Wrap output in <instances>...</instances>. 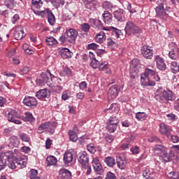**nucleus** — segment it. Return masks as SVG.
<instances>
[{"label":"nucleus","instance_id":"1","mask_svg":"<svg viewBox=\"0 0 179 179\" xmlns=\"http://www.w3.org/2000/svg\"><path fill=\"white\" fill-rule=\"evenodd\" d=\"M174 150L176 153H179V146L173 145L171 150H169L166 146L162 145H156L153 148L155 155H159L164 162H170L171 157H174Z\"/></svg>","mask_w":179,"mask_h":179},{"label":"nucleus","instance_id":"2","mask_svg":"<svg viewBox=\"0 0 179 179\" xmlns=\"http://www.w3.org/2000/svg\"><path fill=\"white\" fill-rule=\"evenodd\" d=\"M155 98L159 103H167L173 100V92L166 91L162 88H158L155 92Z\"/></svg>","mask_w":179,"mask_h":179},{"label":"nucleus","instance_id":"3","mask_svg":"<svg viewBox=\"0 0 179 179\" xmlns=\"http://www.w3.org/2000/svg\"><path fill=\"white\" fill-rule=\"evenodd\" d=\"M124 31L127 36H132L134 34V36H136L137 37H139L141 35V33H142V30L139 27L136 26L135 23L132 22V21H128L126 23V26L124 27Z\"/></svg>","mask_w":179,"mask_h":179},{"label":"nucleus","instance_id":"4","mask_svg":"<svg viewBox=\"0 0 179 179\" xmlns=\"http://www.w3.org/2000/svg\"><path fill=\"white\" fill-rule=\"evenodd\" d=\"M55 128H57V122H47L41 123L38 127V134H43L45 131H48L50 134H54L55 132Z\"/></svg>","mask_w":179,"mask_h":179},{"label":"nucleus","instance_id":"5","mask_svg":"<svg viewBox=\"0 0 179 179\" xmlns=\"http://www.w3.org/2000/svg\"><path fill=\"white\" fill-rule=\"evenodd\" d=\"M157 15L159 19H162V20H166L169 17V14L166 11V9H164V3H159L158 4V6L155 8Z\"/></svg>","mask_w":179,"mask_h":179},{"label":"nucleus","instance_id":"6","mask_svg":"<svg viewBox=\"0 0 179 179\" xmlns=\"http://www.w3.org/2000/svg\"><path fill=\"white\" fill-rule=\"evenodd\" d=\"M64 34L69 44H75V41H76V38L78 37V31L75 29H69Z\"/></svg>","mask_w":179,"mask_h":179},{"label":"nucleus","instance_id":"7","mask_svg":"<svg viewBox=\"0 0 179 179\" xmlns=\"http://www.w3.org/2000/svg\"><path fill=\"white\" fill-rule=\"evenodd\" d=\"M141 52L145 59H152V58H153V49H152L149 45H145L142 46L141 48Z\"/></svg>","mask_w":179,"mask_h":179},{"label":"nucleus","instance_id":"8","mask_svg":"<svg viewBox=\"0 0 179 179\" xmlns=\"http://www.w3.org/2000/svg\"><path fill=\"white\" fill-rule=\"evenodd\" d=\"M23 103L30 108H36L38 104V101L34 96H25Z\"/></svg>","mask_w":179,"mask_h":179},{"label":"nucleus","instance_id":"9","mask_svg":"<svg viewBox=\"0 0 179 179\" xmlns=\"http://www.w3.org/2000/svg\"><path fill=\"white\" fill-rule=\"evenodd\" d=\"M92 164L96 174H103L104 170L103 169V166L101 165V162H100V159H99V158H93Z\"/></svg>","mask_w":179,"mask_h":179},{"label":"nucleus","instance_id":"10","mask_svg":"<svg viewBox=\"0 0 179 179\" xmlns=\"http://www.w3.org/2000/svg\"><path fill=\"white\" fill-rule=\"evenodd\" d=\"M118 90H120V87L118 85H113L110 87L108 91V97L109 100H114L118 96Z\"/></svg>","mask_w":179,"mask_h":179},{"label":"nucleus","instance_id":"11","mask_svg":"<svg viewBox=\"0 0 179 179\" xmlns=\"http://www.w3.org/2000/svg\"><path fill=\"white\" fill-rule=\"evenodd\" d=\"M154 62L156 63L157 69H159V71H166L167 67L166 66V63H164V59H163V58L160 57L159 55H156L155 57Z\"/></svg>","mask_w":179,"mask_h":179},{"label":"nucleus","instance_id":"12","mask_svg":"<svg viewBox=\"0 0 179 179\" xmlns=\"http://www.w3.org/2000/svg\"><path fill=\"white\" fill-rule=\"evenodd\" d=\"M141 82L143 86H155L156 83L152 78L143 73L141 77Z\"/></svg>","mask_w":179,"mask_h":179},{"label":"nucleus","instance_id":"13","mask_svg":"<svg viewBox=\"0 0 179 179\" xmlns=\"http://www.w3.org/2000/svg\"><path fill=\"white\" fill-rule=\"evenodd\" d=\"M51 94V91L48 89H43L40 90L38 92H36L35 96L39 100H41L42 99H45L47 97H50V95Z\"/></svg>","mask_w":179,"mask_h":179},{"label":"nucleus","instance_id":"14","mask_svg":"<svg viewBox=\"0 0 179 179\" xmlns=\"http://www.w3.org/2000/svg\"><path fill=\"white\" fill-rule=\"evenodd\" d=\"M115 19L118 22H125V11L123 9H118L113 13Z\"/></svg>","mask_w":179,"mask_h":179},{"label":"nucleus","instance_id":"15","mask_svg":"<svg viewBox=\"0 0 179 179\" xmlns=\"http://www.w3.org/2000/svg\"><path fill=\"white\" fill-rule=\"evenodd\" d=\"M14 37L15 40H22V38L26 37V34H24V31H23L22 26H18L16 27L14 33Z\"/></svg>","mask_w":179,"mask_h":179},{"label":"nucleus","instance_id":"16","mask_svg":"<svg viewBox=\"0 0 179 179\" xmlns=\"http://www.w3.org/2000/svg\"><path fill=\"white\" fill-rule=\"evenodd\" d=\"M6 163H8V166L9 169H11V170H15V169H16V163H17V160L13 158L12 152L8 155V157L6 159Z\"/></svg>","mask_w":179,"mask_h":179},{"label":"nucleus","instance_id":"17","mask_svg":"<svg viewBox=\"0 0 179 179\" xmlns=\"http://www.w3.org/2000/svg\"><path fill=\"white\" fill-rule=\"evenodd\" d=\"M159 131L161 132V134H162V135H166L167 138H169L170 135H171V128H170V126H167L164 123L160 124Z\"/></svg>","mask_w":179,"mask_h":179},{"label":"nucleus","instance_id":"18","mask_svg":"<svg viewBox=\"0 0 179 179\" xmlns=\"http://www.w3.org/2000/svg\"><path fill=\"white\" fill-rule=\"evenodd\" d=\"M117 165L120 170H124L127 167V159L124 157L119 156L117 157Z\"/></svg>","mask_w":179,"mask_h":179},{"label":"nucleus","instance_id":"19","mask_svg":"<svg viewBox=\"0 0 179 179\" xmlns=\"http://www.w3.org/2000/svg\"><path fill=\"white\" fill-rule=\"evenodd\" d=\"M19 145H20V140L16 136H13L9 138V148H18Z\"/></svg>","mask_w":179,"mask_h":179},{"label":"nucleus","instance_id":"20","mask_svg":"<svg viewBox=\"0 0 179 179\" xmlns=\"http://www.w3.org/2000/svg\"><path fill=\"white\" fill-rule=\"evenodd\" d=\"M102 29L103 30H108L111 33L112 36H113L115 38H120V36H121V30L114 27H110L108 29L103 27Z\"/></svg>","mask_w":179,"mask_h":179},{"label":"nucleus","instance_id":"21","mask_svg":"<svg viewBox=\"0 0 179 179\" xmlns=\"http://www.w3.org/2000/svg\"><path fill=\"white\" fill-rule=\"evenodd\" d=\"M50 10L48 8L45 9V8L43 7L42 8H39L38 10H34V13L35 15H38L41 17H45L48 16V13H50Z\"/></svg>","mask_w":179,"mask_h":179},{"label":"nucleus","instance_id":"22","mask_svg":"<svg viewBox=\"0 0 179 179\" xmlns=\"http://www.w3.org/2000/svg\"><path fill=\"white\" fill-rule=\"evenodd\" d=\"M89 57L91 59L90 66H92V68H93L94 69H97V68H99V66H100V62L94 58V55L91 52H90Z\"/></svg>","mask_w":179,"mask_h":179},{"label":"nucleus","instance_id":"23","mask_svg":"<svg viewBox=\"0 0 179 179\" xmlns=\"http://www.w3.org/2000/svg\"><path fill=\"white\" fill-rule=\"evenodd\" d=\"M103 22L106 24H110L113 22V15L108 11H105L102 15Z\"/></svg>","mask_w":179,"mask_h":179},{"label":"nucleus","instance_id":"24","mask_svg":"<svg viewBox=\"0 0 179 179\" xmlns=\"http://www.w3.org/2000/svg\"><path fill=\"white\" fill-rule=\"evenodd\" d=\"M32 9H43L44 5L43 3V0H31Z\"/></svg>","mask_w":179,"mask_h":179},{"label":"nucleus","instance_id":"25","mask_svg":"<svg viewBox=\"0 0 179 179\" xmlns=\"http://www.w3.org/2000/svg\"><path fill=\"white\" fill-rule=\"evenodd\" d=\"M78 162L80 163L81 166H83V164H89V156L85 152L80 153V157L78 158Z\"/></svg>","mask_w":179,"mask_h":179},{"label":"nucleus","instance_id":"26","mask_svg":"<svg viewBox=\"0 0 179 179\" xmlns=\"http://www.w3.org/2000/svg\"><path fill=\"white\" fill-rule=\"evenodd\" d=\"M59 54L62 55L63 58H71L72 57V53L71 50H69L66 48H62L59 50Z\"/></svg>","mask_w":179,"mask_h":179},{"label":"nucleus","instance_id":"27","mask_svg":"<svg viewBox=\"0 0 179 179\" xmlns=\"http://www.w3.org/2000/svg\"><path fill=\"white\" fill-rule=\"evenodd\" d=\"M60 179H72V173L67 169L60 170Z\"/></svg>","mask_w":179,"mask_h":179},{"label":"nucleus","instance_id":"28","mask_svg":"<svg viewBox=\"0 0 179 179\" xmlns=\"http://www.w3.org/2000/svg\"><path fill=\"white\" fill-rule=\"evenodd\" d=\"M94 40L96 43L101 44V43H103L104 40H106V33H104V31H100L95 36Z\"/></svg>","mask_w":179,"mask_h":179},{"label":"nucleus","instance_id":"29","mask_svg":"<svg viewBox=\"0 0 179 179\" xmlns=\"http://www.w3.org/2000/svg\"><path fill=\"white\" fill-rule=\"evenodd\" d=\"M104 163L108 166V167H114L115 166V159L113 157H106L103 159Z\"/></svg>","mask_w":179,"mask_h":179},{"label":"nucleus","instance_id":"30","mask_svg":"<svg viewBox=\"0 0 179 179\" xmlns=\"http://www.w3.org/2000/svg\"><path fill=\"white\" fill-rule=\"evenodd\" d=\"M63 160L65 164H69V163H72V160H73V155L70 152H65Z\"/></svg>","mask_w":179,"mask_h":179},{"label":"nucleus","instance_id":"31","mask_svg":"<svg viewBox=\"0 0 179 179\" xmlns=\"http://www.w3.org/2000/svg\"><path fill=\"white\" fill-rule=\"evenodd\" d=\"M23 121L25 122H34L36 119L34 117H33V114L30 112H27L24 113V116L22 117Z\"/></svg>","mask_w":179,"mask_h":179},{"label":"nucleus","instance_id":"32","mask_svg":"<svg viewBox=\"0 0 179 179\" xmlns=\"http://www.w3.org/2000/svg\"><path fill=\"white\" fill-rule=\"evenodd\" d=\"M6 115L7 116L8 120L11 122L13 119L16 117V111L15 110H6L5 113Z\"/></svg>","mask_w":179,"mask_h":179},{"label":"nucleus","instance_id":"33","mask_svg":"<svg viewBox=\"0 0 179 179\" xmlns=\"http://www.w3.org/2000/svg\"><path fill=\"white\" fill-rule=\"evenodd\" d=\"M41 78L43 79V82L47 83L48 86L52 85V80H51V78L48 77V74L47 73H41Z\"/></svg>","mask_w":179,"mask_h":179},{"label":"nucleus","instance_id":"34","mask_svg":"<svg viewBox=\"0 0 179 179\" xmlns=\"http://www.w3.org/2000/svg\"><path fill=\"white\" fill-rule=\"evenodd\" d=\"M57 162V160L54 156H50L46 158V164L48 167H50V166H55Z\"/></svg>","mask_w":179,"mask_h":179},{"label":"nucleus","instance_id":"35","mask_svg":"<svg viewBox=\"0 0 179 179\" xmlns=\"http://www.w3.org/2000/svg\"><path fill=\"white\" fill-rule=\"evenodd\" d=\"M138 66H139V59H132L130 64V69L131 70V71L133 72V71H138Z\"/></svg>","mask_w":179,"mask_h":179},{"label":"nucleus","instance_id":"36","mask_svg":"<svg viewBox=\"0 0 179 179\" xmlns=\"http://www.w3.org/2000/svg\"><path fill=\"white\" fill-rule=\"evenodd\" d=\"M10 151L7 152H0V163H3L6 165V159L9 157Z\"/></svg>","mask_w":179,"mask_h":179},{"label":"nucleus","instance_id":"37","mask_svg":"<svg viewBox=\"0 0 179 179\" xmlns=\"http://www.w3.org/2000/svg\"><path fill=\"white\" fill-rule=\"evenodd\" d=\"M45 43L47 45H55L58 44V41L52 36L46 37Z\"/></svg>","mask_w":179,"mask_h":179},{"label":"nucleus","instance_id":"38","mask_svg":"<svg viewBox=\"0 0 179 179\" xmlns=\"http://www.w3.org/2000/svg\"><path fill=\"white\" fill-rule=\"evenodd\" d=\"M136 118L139 121H145L148 118V115L145 112H138L136 114Z\"/></svg>","mask_w":179,"mask_h":179},{"label":"nucleus","instance_id":"39","mask_svg":"<svg viewBox=\"0 0 179 179\" xmlns=\"http://www.w3.org/2000/svg\"><path fill=\"white\" fill-rule=\"evenodd\" d=\"M47 17H48V22L50 23V24H51L52 26L55 24V16L52 13V10L49 11V13L47 15Z\"/></svg>","mask_w":179,"mask_h":179},{"label":"nucleus","instance_id":"40","mask_svg":"<svg viewBox=\"0 0 179 179\" xmlns=\"http://www.w3.org/2000/svg\"><path fill=\"white\" fill-rule=\"evenodd\" d=\"M108 122L115 125V127H118V124H120V120H118V117L116 116H111L109 117Z\"/></svg>","mask_w":179,"mask_h":179},{"label":"nucleus","instance_id":"41","mask_svg":"<svg viewBox=\"0 0 179 179\" xmlns=\"http://www.w3.org/2000/svg\"><path fill=\"white\" fill-rule=\"evenodd\" d=\"M4 5L8 9H13L15 8V5H16V2L15 0H5Z\"/></svg>","mask_w":179,"mask_h":179},{"label":"nucleus","instance_id":"42","mask_svg":"<svg viewBox=\"0 0 179 179\" xmlns=\"http://www.w3.org/2000/svg\"><path fill=\"white\" fill-rule=\"evenodd\" d=\"M144 74L149 78H153L155 75H156V71L150 69L149 68H145Z\"/></svg>","mask_w":179,"mask_h":179},{"label":"nucleus","instance_id":"43","mask_svg":"<svg viewBox=\"0 0 179 179\" xmlns=\"http://www.w3.org/2000/svg\"><path fill=\"white\" fill-rule=\"evenodd\" d=\"M171 70L173 73H177L179 71V65L176 62H172L171 63Z\"/></svg>","mask_w":179,"mask_h":179},{"label":"nucleus","instance_id":"44","mask_svg":"<svg viewBox=\"0 0 179 179\" xmlns=\"http://www.w3.org/2000/svg\"><path fill=\"white\" fill-rule=\"evenodd\" d=\"M106 129L107 131H108V132H110V134H113V132H115V130L117 129V126H115L114 124L107 122Z\"/></svg>","mask_w":179,"mask_h":179},{"label":"nucleus","instance_id":"45","mask_svg":"<svg viewBox=\"0 0 179 179\" xmlns=\"http://www.w3.org/2000/svg\"><path fill=\"white\" fill-rule=\"evenodd\" d=\"M82 168L83 169L84 171L86 173L87 176H90L92 173V166L90 165V164H85L82 166Z\"/></svg>","mask_w":179,"mask_h":179},{"label":"nucleus","instance_id":"46","mask_svg":"<svg viewBox=\"0 0 179 179\" xmlns=\"http://www.w3.org/2000/svg\"><path fill=\"white\" fill-rule=\"evenodd\" d=\"M38 171L35 169H31L29 171V178L31 179H40V177L37 176Z\"/></svg>","mask_w":179,"mask_h":179},{"label":"nucleus","instance_id":"47","mask_svg":"<svg viewBox=\"0 0 179 179\" xmlns=\"http://www.w3.org/2000/svg\"><path fill=\"white\" fill-rule=\"evenodd\" d=\"M169 179H179V172L178 171H172L168 173Z\"/></svg>","mask_w":179,"mask_h":179},{"label":"nucleus","instance_id":"48","mask_svg":"<svg viewBox=\"0 0 179 179\" xmlns=\"http://www.w3.org/2000/svg\"><path fill=\"white\" fill-rule=\"evenodd\" d=\"M81 30L84 31V33H87L90 30V24L87 23H83L81 24Z\"/></svg>","mask_w":179,"mask_h":179},{"label":"nucleus","instance_id":"49","mask_svg":"<svg viewBox=\"0 0 179 179\" xmlns=\"http://www.w3.org/2000/svg\"><path fill=\"white\" fill-rule=\"evenodd\" d=\"M108 63L107 62H101L99 66V71H107L108 69Z\"/></svg>","mask_w":179,"mask_h":179},{"label":"nucleus","instance_id":"50","mask_svg":"<svg viewBox=\"0 0 179 179\" xmlns=\"http://www.w3.org/2000/svg\"><path fill=\"white\" fill-rule=\"evenodd\" d=\"M115 110H118V107H117V104L112 103L110 105V108L104 109L103 111H104V113H107V111H112V113H114V111H115Z\"/></svg>","mask_w":179,"mask_h":179},{"label":"nucleus","instance_id":"51","mask_svg":"<svg viewBox=\"0 0 179 179\" xmlns=\"http://www.w3.org/2000/svg\"><path fill=\"white\" fill-rule=\"evenodd\" d=\"M87 149L90 153H96V147H94V144L90 143L87 145Z\"/></svg>","mask_w":179,"mask_h":179},{"label":"nucleus","instance_id":"52","mask_svg":"<svg viewBox=\"0 0 179 179\" xmlns=\"http://www.w3.org/2000/svg\"><path fill=\"white\" fill-rule=\"evenodd\" d=\"M83 3L85 5L87 9H92V5L94 0H82Z\"/></svg>","mask_w":179,"mask_h":179},{"label":"nucleus","instance_id":"53","mask_svg":"<svg viewBox=\"0 0 179 179\" xmlns=\"http://www.w3.org/2000/svg\"><path fill=\"white\" fill-rule=\"evenodd\" d=\"M92 23L96 26V27H99V29L103 27V23H101V21L98 19H93Z\"/></svg>","mask_w":179,"mask_h":179},{"label":"nucleus","instance_id":"54","mask_svg":"<svg viewBox=\"0 0 179 179\" xmlns=\"http://www.w3.org/2000/svg\"><path fill=\"white\" fill-rule=\"evenodd\" d=\"M30 72L29 66H24L20 70V73L21 75H26V73H29Z\"/></svg>","mask_w":179,"mask_h":179},{"label":"nucleus","instance_id":"55","mask_svg":"<svg viewBox=\"0 0 179 179\" xmlns=\"http://www.w3.org/2000/svg\"><path fill=\"white\" fill-rule=\"evenodd\" d=\"M138 73H139V70L133 71L130 69V78L131 79H135L136 76H138Z\"/></svg>","mask_w":179,"mask_h":179},{"label":"nucleus","instance_id":"56","mask_svg":"<svg viewBox=\"0 0 179 179\" xmlns=\"http://www.w3.org/2000/svg\"><path fill=\"white\" fill-rule=\"evenodd\" d=\"M105 179H117V177L115 176V173L109 171L107 173Z\"/></svg>","mask_w":179,"mask_h":179},{"label":"nucleus","instance_id":"57","mask_svg":"<svg viewBox=\"0 0 179 179\" xmlns=\"http://www.w3.org/2000/svg\"><path fill=\"white\" fill-rule=\"evenodd\" d=\"M113 7V4H111L109 1H104L102 4V8L103 9H110V8Z\"/></svg>","mask_w":179,"mask_h":179},{"label":"nucleus","instance_id":"58","mask_svg":"<svg viewBox=\"0 0 179 179\" xmlns=\"http://www.w3.org/2000/svg\"><path fill=\"white\" fill-rule=\"evenodd\" d=\"M59 41H61L62 44H64L65 43H67V44H69V41H67L66 34H64V36H60Z\"/></svg>","mask_w":179,"mask_h":179},{"label":"nucleus","instance_id":"59","mask_svg":"<svg viewBox=\"0 0 179 179\" xmlns=\"http://www.w3.org/2000/svg\"><path fill=\"white\" fill-rule=\"evenodd\" d=\"M17 164L18 166H20V167H22V169H24V167H26V165L27 164V163L24 161H23V159H20L17 161Z\"/></svg>","mask_w":179,"mask_h":179},{"label":"nucleus","instance_id":"60","mask_svg":"<svg viewBox=\"0 0 179 179\" xmlns=\"http://www.w3.org/2000/svg\"><path fill=\"white\" fill-rule=\"evenodd\" d=\"M107 45L108 47H114V45H115V42H114L111 38H108L107 39Z\"/></svg>","mask_w":179,"mask_h":179},{"label":"nucleus","instance_id":"61","mask_svg":"<svg viewBox=\"0 0 179 179\" xmlns=\"http://www.w3.org/2000/svg\"><path fill=\"white\" fill-rule=\"evenodd\" d=\"M98 48H99V45L96 43L89 44L87 46L88 50H97Z\"/></svg>","mask_w":179,"mask_h":179},{"label":"nucleus","instance_id":"62","mask_svg":"<svg viewBox=\"0 0 179 179\" xmlns=\"http://www.w3.org/2000/svg\"><path fill=\"white\" fill-rule=\"evenodd\" d=\"M20 138L23 142H29V137L25 134H21Z\"/></svg>","mask_w":179,"mask_h":179},{"label":"nucleus","instance_id":"63","mask_svg":"<svg viewBox=\"0 0 179 179\" xmlns=\"http://www.w3.org/2000/svg\"><path fill=\"white\" fill-rule=\"evenodd\" d=\"M171 142H173V143H178V141H179L178 136H171Z\"/></svg>","mask_w":179,"mask_h":179},{"label":"nucleus","instance_id":"64","mask_svg":"<svg viewBox=\"0 0 179 179\" xmlns=\"http://www.w3.org/2000/svg\"><path fill=\"white\" fill-rule=\"evenodd\" d=\"M64 17L65 20H71V19H72V13H66L64 14Z\"/></svg>","mask_w":179,"mask_h":179}]
</instances>
